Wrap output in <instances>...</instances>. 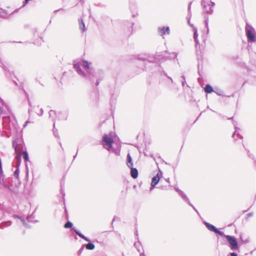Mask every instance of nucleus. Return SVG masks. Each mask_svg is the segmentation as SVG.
<instances>
[{"label": "nucleus", "mask_w": 256, "mask_h": 256, "mask_svg": "<svg viewBox=\"0 0 256 256\" xmlns=\"http://www.w3.org/2000/svg\"><path fill=\"white\" fill-rule=\"evenodd\" d=\"M91 64L86 60H75L74 62V68L85 80L94 82L96 76L94 70L90 66Z\"/></svg>", "instance_id": "nucleus-1"}, {"label": "nucleus", "mask_w": 256, "mask_h": 256, "mask_svg": "<svg viewBox=\"0 0 256 256\" xmlns=\"http://www.w3.org/2000/svg\"><path fill=\"white\" fill-rule=\"evenodd\" d=\"M214 3L211 0H202V6L204 11L207 14H210L213 12L212 6Z\"/></svg>", "instance_id": "nucleus-2"}, {"label": "nucleus", "mask_w": 256, "mask_h": 256, "mask_svg": "<svg viewBox=\"0 0 256 256\" xmlns=\"http://www.w3.org/2000/svg\"><path fill=\"white\" fill-rule=\"evenodd\" d=\"M114 140L108 134H104L102 137V144L104 148L110 151L112 148Z\"/></svg>", "instance_id": "nucleus-3"}, {"label": "nucleus", "mask_w": 256, "mask_h": 256, "mask_svg": "<svg viewBox=\"0 0 256 256\" xmlns=\"http://www.w3.org/2000/svg\"><path fill=\"white\" fill-rule=\"evenodd\" d=\"M224 236L228 242L231 250H236L238 248V242L234 236L225 234Z\"/></svg>", "instance_id": "nucleus-4"}, {"label": "nucleus", "mask_w": 256, "mask_h": 256, "mask_svg": "<svg viewBox=\"0 0 256 256\" xmlns=\"http://www.w3.org/2000/svg\"><path fill=\"white\" fill-rule=\"evenodd\" d=\"M253 28L248 24L246 26V35L248 40L250 42H254L256 40V38L253 32Z\"/></svg>", "instance_id": "nucleus-5"}, {"label": "nucleus", "mask_w": 256, "mask_h": 256, "mask_svg": "<svg viewBox=\"0 0 256 256\" xmlns=\"http://www.w3.org/2000/svg\"><path fill=\"white\" fill-rule=\"evenodd\" d=\"M204 224L209 230L214 232L215 233L218 234L220 236H224V234L223 232H222L218 230L214 225L206 222H204Z\"/></svg>", "instance_id": "nucleus-6"}, {"label": "nucleus", "mask_w": 256, "mask_h": 256, "mask_svg": "<svg viewBox=\"0 0 256 256\" xmlns=\"http://www.w3.org/2000/svg\"><path fill=\"white\" fill-rule=\"evenodd\" d=\"M16 170H14V176L17 178H18V176H19V173H20V170H19V166L20 164V162H21V156H20V154H17L16 156Z\"/></svg>", "instance_id": "nucleus-7"}, {"label": "nucleus", "mask_w": 256, "mask_h": 256, "mask_svg": "<svg viewBox=\"0 0 256 256\" xmlns=\"http://www.w3.org/2000/svg\"><path fill=\"white\" fill-rule=\"evenodd\" d=\"M158 32L160 36H162L164 34H169L170 30L168 26L159 27L158 28Z\"/></svg>", "instance_id": "nucleus-8"}, {"label": "nucleus", "mask_w": 256, "mask_h": 256, "mask_svg": "<svg viewBox=\"0 0 256 256\" xmlns=\"http://www.w3.org/2000/svg\"><path fill=\"white\" fill-rule=\"evenodd\" d=\"M182 198L185 200L186 202H188V204L192 206L194 210L198 214V212L197 210L194 208V206L191 204L190 202V201L188 198L187 197V196L184 194L183 192H180V194Z\"/></svg>", "instance_id": "nucleus-9"}, {"label": "nucleus", "mask_w": 256, "mask_h": 256, "mask_svg": "<svg viewBox=\"0 0 256 256\" xmlns=\"http://www.w3.org/2000/svg\"><path fill=\"white\" fill-rule=\"evenodd\" d=\"M160 180L158 174L156 176H154L152 178V180L151 182V188H150V190H152L153 188L155 186L158 184Z\"/></svg>", "instance_id": "nucleus-10"}, {"label": "nucleus", "mask_w": 256, "mask_h": 256, "mask_svg": "<svg viewBox=\"0 0 256 256\" xmlns=\"http://www.w3.org/2000/svg\"><path fill=\"white\" fill-rule=\"evenodd\" d=\"M188 24L190 25V26L192 28V31L194 32V38L196 43V45L197 46L199 44L198 40V34L197 29L196 28L194 27L193 24H190V21H188Z\"/></svg>", "instance_id": "nucleus-11"}, {"label": "nucleus", "mask_w": 256, "mask_h": 256, "mask_svg": "<svg viewBox=\"0 0 256 256\" xmlns=\"http://www.w3.org/2000/svg\"><path fill=\"white\" fill-rule=\"evenodd\" d=\"M156 58H152L150 56H138V59L140 60H142V61H145V60H147L148 62H155L156 61Z\"/></svg>", "instance_id": "nucleus-12"}, {"label": "nucleus", "mask_w": 256, "mask_h": 256, "mask_svg": "<svg viewBox=\"0 0 256 256\" xmlns=\"http://www.w3.org/2000/svg\"><path fill=\"white\" fill-rule=\"evenodd\" d=\"M130 168V175L134 178H136L138 176V170L136 168H134L132 166L129 167Z\"/></svg>", "instance_id": "nucleus-13"}, {"label": "nucleus", "mask_w": 256, "mask_h": 256, "mask_svg": "<svg viewBox=\"0 0 256 256\" xmlns=\"http://www.w3.org/2000/svg\"><path fill=\"white\" fill-rule=\"evenodd\" d=\"M72 230L74 231L81 238L84 240L86 242H89L90 240L85 236L84 234H82L77 228H73Z\"/></svg>", "instance_id": "nucleus-14"}, {"label": "nucleus", "mask_w": 256, "mask_h": 256, "mask_svg": "<svg viewBox=\"0 0 256 256\" xmlns=\"http://www.w3.org/2000/svg\"><path fill=\"white\" fill-rule=\"evenodd\" d=\"M72 230L74 231L81 238L84 240L86 242H89L90 240L85 236L84 234H82L77 228H73Z\"/></svg>", "instance_id": "nucleus-15"}, {"label": "nucleus", "mask_w": 256, "mask_h": 256, "mask_svg": "<svg viewBox=\"0 0 256 256\" xmlns=\"http://www.w3.org/2000/svg\"><path fill=\"white\" fill-rule=\"evenodd\" d=\"M126 160H127L126 164H127L128 166V168L132 166L133 163L132 162V158L130 154H128L127 157H126Z\"/></svg>", "instance_id": "nucleus-16"}, {"label": "nucleus", "mask_w": 256, "mask_h": 256, "mask_svg": "<svg viewBox=\"0 0 256 256\" xmlns=\"http://www.w3.org/2000/svg\"><path fill=\"white\" fill-rule=\"evenodd\" d=\"M212 87L209 84H206L204 88V91L206 93L210 94L214 92Z\"/></svg>", "instance_id": "nucleus-17"}, {"label": "nucleus", "mask_w": 256, "mask_h": 256, "mask_svg": "<svg viewBox=\"0 0 256 256\" xmlns=\"http://www.w3.org/2000/svg\"><path fill=\"white\" fill-rule=\"evenodd\" d=\"M11 224L12 222L10 221L2 222L0 224V228H4V227L9 226Z\"/></svg>", "instance_id": "nucleus-18"}, {"label": "nucleus", "mask_w": 256, "mask_h": 256, "mask_svg": "<svg viewBox=\"0 0 256 256\" xmlns=\"http://www.w3.org/2000/svg\"><path fill=\"white\" fill-rule=\"evenodd\" d=\"M79 27L82 32L85 31V25L82 20H79Z\"/></svg>", "instance_id": "nucleus-19"}, {"label": "nucleus", "mask_w": 256, "mask_h": 256, "mask_svg": "<svg viewBox=\"0 0 256 256\" xmlns=\"http://www.w3.org/2000/svg\"><path fill=\"white\" fill-rule=\"evenodd\" d=\"M14 217H16V218H19L26 228H30L29 226L23 218L20 216H15Z\"/></svg>", "instance_id": "nucleus-20"}, {"label": "nucleus", "mask_w": 256, "mask_h": 256, "mask_svg": "<svg viewBox=\"0 0 256 256\" xmlns=\"http://www.w3.org/2000/svg\"><path fill=\"white\" fill-rule=\"evenodd\" d=\"M86 247L88 250H92L94 248L95 246L92 243L88 242L86 245Z\"/></svg>", "instance_id": "nucleus-21"}, {"label": "nucleus", "mask_w": 256, "mask_h": 256, "mask_svg": "<svg viewBox=\"0 0 256 256\" xmlns=\"http://www.w3.org/2000/svg\"><path fill=\"white\" fill-rule=\"evenodd\" d=\"M214 92H216L218 95L220 96H222L224 94L222 90L218 88H214Z\"/></svg>", "instance_id": "nucleus-22"}, {"label": "nucleus", "mask_w": 256, "mask_h": 256, "mask_svg": "<svg viewBox=\"0 0 256 256\" xmlns=\"http://www.w3.org/2000/svg\"><path fill=\"white\" fill-rule=\"evenodd\" d=\"M22 154L24 161L27 162L29 159L28 153L26 152H23Z\"/></svg>", "instance_id": "nucleus-23"}, {"label": "nucleus", "mask_w": 256, "mask_h": 256, "mask_svg": "<svg viewBox=\"0 0 256 256\" xmlns=\"http://www.w3.org/2000/svg\"><path fill=\"white\" fill-rule=\"evenodd\" d=\"M204 23H205L206 28V32H207V34H208L209 32V28H208V17H206L205 18Z\"/></svg>", "instance_id": "nucleus-24"}, {"label": "nucleus", "mask_w": 256, "mask_h": 256, "mask_svg": "<svg viewBox=\"0 0 256 256\" xmlns=\"http://www.w3.org/2000/svg\"><path fill=\"white\" fill-rule=\"evenodd\" d=\"M72 226H73L72 223V222H70V221H68V222H67L65 224H64V228H72Z\"/></svg>", "instance_id": "nucleus-25"}, {"label": "nucleus", "mask_w": 256, "mask_h": 256, "mask_svg": "<svg viewBox=\"0 0 256 256\" xmlns=\"http://www.w3.org/2000/svg\"><path fill=\"white\" fill-rule=\"evenodd\" d=\"M134 24L132 22H126V26L128 27V31H130V32L131 31L130 29L133 26Z\"/></svg>", "instance_id": "nucleus-26"}, {"label": "nucleus", "mask_w": 256, "mask_h": 256, "mask_svg": "<svg viewBox=\"0 0 256 256\" xmlns=\"http://www.w3.org/2000/svg\"><path fill=\"white\" fill-rule=\"evenodd\" d=\"M235 131L234 132L233 134H232V138H234L236 136V135L237 136H238L241 139L242 138V136H240L238 132H237V129L238 128H236V127H235Z\"/></svg>", "instance_id": "nucleus-27"}, {"label": "nucleus", "mask_w": 256, "mask_h": 256, "mask_svg": "<svg viewBox=\"0 0 256 256\" xmlns=\"http://www.w3.org/2000/svg\"><path fill=\"white\" fill-rule=\"evenodd\" d=\"M52 115H54V116H57L56 112V111H54V110H50L49 112V116H50V117H52Z\"/></svg>", "instance_id": "nucleus-28"}, {"label": "nucleus", "mask_w": 256, "mask_h": 256, "mask_svg": "<svg viewBox=\"0 0 256 256\" xmlns=\"http://www.w3.org/2000/svg\"><path fill=\"white\" fill-rule=\"evenodd\" d=\"M162 74H164V76H166L168 78H169L171 80L172 83H173V80H172V78L170 76H168L167 75V74L164 71H162L161 72V75H162Z\"/></svg>", "instance_id": "nucleus-29"}, {"label": "nucleus", "mask_w": 256, "mask_h": 256, "mask_svg": "<svg viewBox=\"0 0 256 256\" xmlns=\"http://www.w3.org/2000/svg\"><path fill=\"white\" fill-rule=\"evenodd\" d=\"M176 56V54L172 53L169 56H165L166 59H172L174 58Z\"/></svg>", "instance_id": "nucleus-30"}, {"label": "nucleus", "mask_w": 256, "mask_h": 256, "mask_svg": "<svg viewBox=\"0 0 256 256\" xmlns=\"http://www.w3.org/2000/svg\"><path fill=\"white\" fill-rule=\"evenodd\" d=\"M62 114H63V113L62 112H59L58 114V118L59 120H66V118H67L66 116H64V118H60V115H62Z\"/></svg>", "instance_id": "nucleus-31"}, {"label": "nucleus", "mask_w": 256, "mask_h": 256, "mask_svg": "<svg viewBox=\"0 0 256 256\" xmlns=\"http://www.w3.org/2000/svg\"><path fill=\"white\" fill-rule=\"evenodd\" d=\"M0 184L2 185L5 188L6 187V186L4 184V180L3 178H2V179L1 178H0Z\"/></svg>", "instance_id": "nucleus-32"}, {"label": "nucleus", "mask_w": 256, "mask_h": 256, "mask_svg": "<svg viewBox=\"0 0 256 256\" xmlns=\"http://www.w3.org/2000/svg\"><path fill=\"white\" fill-rule=\"evenodd\" d=\"M134 245L136 246V248L137 249L138 251V252H140V248L139 244H138L134 243Z\"/></svg>", "instance_id": "nucleus-33"}, {"label": "nucleus", "mask_w": 256, "mask_h": 256, "mask_svg": "<svg viewBox=\"0 0 256 256\" xmlns=\"http://www.w3.org/2000/svg\"><path fill=\"white\" fill-rule=\"evenodd\" d=\"M175 190L176 192H178L179 194H180V192H182L178 188H175Z\"/></svg>", "instance_id": "nucleus-34"}, {"label": "nucleus", "mask_w": 256, "mask_h": 256, "mask_svg": "<svg viewBox=\"0 0 256 256\" xmlns=\"http://www.w3.org/2000/svg\"><path fill=\"white\" fill-rule=\"evenodd\" d=\"M252 216H253V213H252V212L248 213L246 214V218H248Z\"/></svg>", "instance_id": "nucleus-35"}, {"label": "nucleus", "mask_w": 256, "mask_h": 256, "mask_svg": "<svg viewBox=\"0 0 256 256\" xmlns=\"http://www.w3.org/2000/svg\"><path fill=\"white\" fill-rule=\"evenodd\" d=\"M84 250V246L82 247L78 250V254H80L83 250Z\"/></svg>", "instance_id": "nucleus-36"}, {"label": "nucleus", "mask_w": 256, "mask_h": 256, "mask_svg": "<svg viewBox=\"0 0 256 256\" xmlns=\"http://www.w3.org/2000/svg\"><path fill=\"white\" fill-rule=\"evenodd\" d=\"M182 78H183V79L184 80L183 82H182V86H184V84H185V82H185V80H184L185 78H184V76H182Z\"/></svg>", "instance_id": "nucleus-37"}, {"label": "nucleus", "mask_w": 256, "mask_h": 256, "mask_svg": "<svg viewBox=\"0 0 256 256\" xmlns=\"http://www.w3.org/2000/svg\"><path fill=\"white\" fill-rule=\"evenodd\" d=\"M30 122L29 120H26V122H25L24 125V127H26V125H27L28 124L30 123Z\"/></svg>", "instance_id": "nucleus-38"}, {"label": "nucleus", "mask_w": 256, "mask_h": 256, "mask_svg": "<svg viewBox=\"0 0 256 256\" xmlns=\"http://www.w3.org/2000/svg\"><path fill=\"white\" fill-rule=\"evenodd\" d=\"M230 255V256H238V254L235 252H231Z\"/></svg>", "instance_id": "nucleus-39"}, {"label": "nucleus", "mask_w": 256, "mask_h": 256, "mask_svg": "<svg viewBox=\"0 0 256 256\" xmlns=\"http://www.w3.org/2000/svg\"><path fill=\"white\" fill-rule=\"evenodd\" d=\"M99 82H99V79H97L96 80V86H98Z\"/></svg>", "instance_id": "nucleus-40"}, {"label": "nucleus", "mask_w": 256, "mask_h": 256, "mask_svg": "<svg viewBox=\"0 0 256 256\" xmlns=\"http://www.w3.org/2000/svg\"><path fill=\"white\" fill-rule=\"evenodd\" d=\"M30 0H25L24 4V6H25Z\"/></svg>", "instance_id": "nucleus-41"}, {"label": "nucleus", "mask_w": 256, "mask_h": 256, "mask_svg": "<svg viewBox=\"0 0 256 256\" xmlns=\"http://www.w3.org/2000/svg\"><path fill=\"white\" fill-rule=\"evenodd\" d=\"M43 112H44V111H43L42 108H41V109H40V114H38L39 116H42V114H43Z\"/></svg>", "instance_id": "nucleus-42"}, {"label": "nucleus", "mask_w": 256, "mask_h": 256, "mask_svg": "<svg viewBox=\"0 0 256 256\" xmlns=\"http://www.w3.org/2000/svg\"><path fill=\"white\" fill-rule=\"evenodd\" d=\"M192 2H190V4H189V5H188V11L190 10V6H191V4H192Z\"/></svg>", "instance_id": "nucleus-43"}, {"label": "nucleus", "mask_w": 256, "mask_h": 256, "mask_svg": "<svg viewBox=\"0 0 256 256\" xmlns=\"http://www.w3.org/2000/svg\"><path fill=\"white\" fill-rule=\"evenodd\" d=\"M116 219H118V218L116 216H114V218H113V220H112V222L116 220Z\"/></svg>", "instance_id": "nucleus-44"}, {"label": "nucleus", "mask_w": 256, "mask_h": 256, "mask_svg": "<svg viewBox=\"0 0 256 256\" xmlns=\"http://www.w3.org/2000/svg\"><path fill=\"white\" fill-rule=\"evenodd\" d=\"M140 256H146L144 252H142L140 254Z\"/></svg>", "instance_id": "nucleus-45"}, {"label": "nucleus", "mask_w": 256, "mask_h": 256, "mask_svg": "<svg viewBox=\"0 0 256 256\" xmlns=\"http://www.w3.org/2000/svg\"><path fill=\"white\" fill-rule=\"evenodd\" d=\"M54 134L55 135V136H56V132L54 130Z\"/></svg>", "instance_id": "nucleus-46"}, {"label": "nucleus", "mask_w": 256, "mask_h": 256, "mask_svg": "<svg viewBox=\"0 0 256 256\" xmlns=\"http://www.w3.org/2000/svg\"><path fill=\"white\" fill-rule=\"evenodd\" d=\"M54 134L55 135V136H56V132L54 130Z\"/></svg>", "instance_id": "nucleus-47"}, {"label": "nucleus", "mask_w": 256, "mask_h": 256, "mask_svg": "<svg viewBox=\"0 0 256 256\" xmlns=\"http://www.w3.org/2000/svg\"><path fill=\"white\" fill-rule=\"evenodd\" d=\"M30 216H28V217L27 218V220H28V222H30Z\"/></svg>", "instance_id": "nucleus-48"}, {"label": "nucleus", "mask_w": 256, "mask_h": 256, "mask_svg": "<svg viewBox=\"0 0 256 256\" xmlns=\"http://www.w3.org/2000/svg\"><path fill=\"white\" fill-rule=\"evenodd\" d=\"M54 127H55V122H54Z\"/></svg>", "instance_id": "nucleus-49"}, {"label": "nucleus", "mask_w": 256, "mask_h": 256, "mask_svg": "<svg viewBox=\"0 0 256 256\" xmlns=\"http://www.w3.org/2000/svg\"><path fill=\"white\" fill-rule=\"evenodd\" d=\"M76 155L74 156V159L76 158Z\"/></svg>", "instance_id": "nucleus-50"}, {"label": "nucleus", "mask_w": 256, "mask_h": 256, "mask_svg": "<svg viewBox=\"0 0 256 256\" xmlns=\"http://www.w3.org/2000/svg\"><path fill=\"white\" fill-rule=\"evenodd\" d=\"M29 106H30V102H29Z\"/></svg>", "instance_id": "nucleus-51"}, {"label": "nucleus", "mask_w": 256, "mask_h": 256, "mask_svg": "<svg viewBox=\"0 0 256 256\" xmlns=\"http://www.w3.org/2000/svg\"><path fill=\"white\" fill-rule=\"evenodd\" d=\"M30 110H28V113L30 114Z\"/></svg>", "instance_id": "nucleus-52"}]
</instances>
